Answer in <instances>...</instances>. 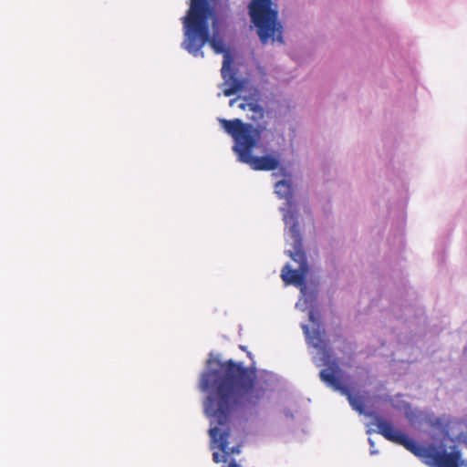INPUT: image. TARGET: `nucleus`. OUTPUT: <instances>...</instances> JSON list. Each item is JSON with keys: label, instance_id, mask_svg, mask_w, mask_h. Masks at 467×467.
Listing matches in <instances>:
<instances>
[{"label": "nucleus", "instance_id": "0eeeda50", "mask_svg": "<svg viewBox=\"0 0 467 467\" xmlns=\"http://www.w3.org/2000/svg\"><path fill=\"white\" fill-rule=\"evenodd\" d=\"M250 111L252 112L250 119L256 124L255 127L250 124L252 128L251 134L253 136H257L258 134V139H261V134L265 130H266L268 127V122L265 120V117L266 115L269 116V114L266 113L265 109L262 106H260L257 102L252 105Z\"/></svg>", "mask_w": 467, "mask_h": 467}, {"label": "nucleus", "instance_id": "f8f14e48", "mask_svg": "<svg viewBox=\"0 0 467 467\" xmlns=\"http://www.w3.org/2000/svg\"><path fill=\"white\" fill-rule=\"evenodd\" d=\"M369 443H370V446L373 447L374 446V442L372 441V440H368Z\"/></svg>", "mask_w": 467, "mask_h": 467}, {"label": "nucleus", "instance_id": "7ed1b4c3", "mask_svg": "<svg viewBox=\"0 0 467 467\" xmlns=\"http://www.w3.org/2000/svg\"><path fill=\"white\" fill-rule=\"evenodd\" d=\"M309 319L317 325V327L310 330L306 325L302 327L306 341L309 345L319 351L322 355L321 359L323 365L328 367L319 372L320 379L335 391H338L340 394L346 396L354 410L358 411L359 414H365L366 410L364 398L359 395H354L348 386L341 383L337 375L339 373L340 368L338 364L335 360H332V353L328 346V340L325 337V329L322 328L320 324L316 321L313 312H310Z\"/></svg>", "mask_w": 467, "mask_h": 467}, {"label": "nucleus", "instance_id": "39448f33", "mask_svg": "<svg viewBox=\"0 0 467 467\" xmlns=\"http://www.w3.org/2000/svg\"><path fill=\"white\" fill-rule=\"evenodd\" d=\"M248 14L262 44L265 45L269 40L284 43L278 11L272 0H251Z\"/></svg>", "mask_w": 467, "mask_h": 467}, {"label": "nucleus", "instance_id": "1a4fd4ad", "mask_svg": "<svg viewBox=\"0 0 467 467\" xmlns=\"http://www.w3.org/2000/svg\"><path fill=\"white\" fill-rule=\"evenodd\" d=\"M255 102L249 101L246 98H244L243 99V101L238 104V108L242 110H246V109L250 110L252 108V105Z\"/></svg>", "mask_w": 467, "mask_h": 467}, {"label": "nucleus", "instance_id": "423d86ee", "mask_svg": "<svg viewBox=\"0 0 467 467\" xmlns=\"http://www.w3.org/2000/svg\"><path fill=\"white\" fill-rule=\"evenodd\" d=\"M284 222L289 225V231L294 239V251H288V255L299 265L298 270H293L285 265L281 273V278L285 285H302L308 270L306 254L303 249V240L299 230L297 215L294 211H287L284 214Z\"/></svg>", "mask_w": 467, "mask_h": 467}, {"label": "nucleus", "instance_id": "ddd939ff", "mask_svg": "<svg viewBox=\"0 0 467 467\" xmlns=\"http://www.w3.org/2000/svg\"><path fill=\"white\" fill-rule=\"evenodd\" d=\"M370 452H371V454H375L377 452L376 449H373V450L371 449Z\"/></svg>", "mask_w": 467, "mask_h": 467}, {"label": "nucleus", "instance_id": "6e6552de", "mask_svg": "<svg viewBox=\"0 0 467 467\" xmlns=\"http://www.w3.org/2000/svg\"><path fill=\"white\" fill-rule=\"evenodd\" d=\"M275 192L279 198L286 200L287 203H291L293 198L292 183L288 181L282 180L275 183Z\"/></svg>", "mask_w": 467, "mask_h": 467}, {"label": "nucleus", "instance_id": "f03ea898", "mask_svg": "<svg viewBox=\"0 0 467 467\" xmlns=\"http://www.w3.org/2000/svg\"><path fill=\"white\" fill-rule=\"evenodd\" d=\"M366 415L372 418L371 424L378 428V433L386 440L403 446L414 455L423 458L428 465L431 467L462 466V453L455 447L451 452H448L446 450L426 448L418 444L401 431L396 429L391 422L386 420L376 412L369 411Z\"/></svg>", "mask_w": 467, "mask_h": 467}, {"label": "nucleus", "instance_id": "4468645a", "mask_svg": "<svg viewBox=\"0 0 467 467\" xmlns=\"http://www.w3.org/2000/svg\"><path fill=\"white\" fill-rule=\"evenodd\" d=\"M370 452H371V454H375L377 452L376 449H373V450L371 449Z\"/></svg>", "mask_w": 467, "mask_h": 467}, {"label": "nucleus", "instance_id": "f257e3e1", "mask_svg": "<svg viewBox=\"0 0 467 467\" xmlns=\"http://www.w3.org/2000/svg\"><path fill=\"white\" fill-rule=\"evenodd\" d=\"M207 366L201 375L199 388L208 393L203 410L211 422L209 435L223 451L222 455L213 452V460L216 463L225 462L228 456L241 452L240 444L229 447L233 413L241 406H257L265 398V389L256 381V370L242 363L209 359Z\"/></svg>", "mask_w": 467, "mask_h": 467}, {"label": "nucleus", "instance_id": "9b49d317", "mask_svg": "<svg viewBox=\"0 0 467 467\" xmlns=\"http://www.w3.org/2000/svg\"><path fill=\"white\" fill-rule=\"evenodd\" d=\"M236 100H237L236 99H231L229 102L230 107H233L234 104L236 102Z\"/></svg>", "mask_w": 467, "mask_h": 467}, {"label": "nucleus", "instance_id": "9d476101", "mask_svg": "<svg viewBox=\"0 0 467 467\" xmlns=\"http://www.w3.org/2000/svg\"><path fill=\"white\" fill-rule=\"evenodd\" d=\"M223 467H242L240 464H238L234 460L229 462L228 465H223Z\"/></svg>", "mask_w": 467, "mask_h": 467}, {"label": "nucleus", "instance_id": "20e7f679", "mask_svg": "<svg viewBox=\"0 0 467 467\" xmlns=\"http://www.w3.org/2000/svg\"><path fill=\"white\" fill-rule=\"evenodd\" d=\"M219 122L224 131L234 140L233 150L241 162L248 164L254 171H275L280 165L278 156H253L252 151L260 140L251 134V125L244 123L240 119H220Z\"/></svg>", "mask_w": 467, "mask_h": 467}]
</instances>
